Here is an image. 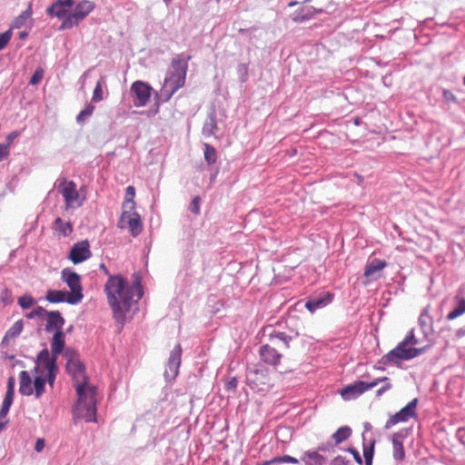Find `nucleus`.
Returning <instances> with one entry per match:
<instances>
[{
	"label": "nucleus",
	"mask_w": 465,
	"mask_h": 465,
	"mask_svg": "<svg viewBox=\"0 0 465 465\" xmlns=\"http://www.w3.org/2000/svg\"><path fill=\"white\" fill-rule=\"evenodd\" d=\"M182 358V347L180 344H176L171 351L168 360V370L165 371V376L167 378H175L178 374V370L181 364Z\"/></svg>",
	"instance_id": "obj_14"
},
{
	"label": "nucleus",
	"mask_w": 465,
	"mask_h": 465,
	"mask_svg": "<svg viewBox=\"0 0 465 465\" xmlns=\"http://www.w3.org/2000/svg\"><path fill=\"white\" fill-rule=\"evenodd\" d=\"M237 379L236 378H231L225 384V388L227 391L234 390L237 387Z\"/></svg>",
	"instance_id": "obj_50"
},
{
	"label": "nucleus",
	"mask_w": 465,
	"mask_h": 465,
	"mask_svg": "<svg viewBox=\"0 0 465 465\" xmlns=\"http://www.w3.org/2000/svg\"><path fill=\"white\" fill-rule=\"evenodd\" d=\"M66 370L77 393V401L73 411L74 420L96 421L95 387L88 383L84 364L79 359L71 358L66 363Z\"/></svg>",
	"instance_id": "obj_1"
},
{
	"label": "nucleus",
	"mask_w": 465,
	"mask_h": 465,
	"mask_svg": "<svg viewBox=\"0 0 465 465\" xmlns=\"http://www.w3.org/2000/svg\"><path fill=\"white\" fill-rule=\"evenodd\" d=\"M19 135H20V133L18 131H14V132L10 133L5 138V144L7 145V147H10V145L12 144L14 140L16 139Z\"/></svg>",
	"instance_id": "obj_48"
},
{
	"label": "nucleus",
	"mask_w": 465,
	"mask_h": 465,
	"mask_svg": "<svg viewBox=\"0 0 465 465\" xmlns=\"http://www.w3.org/2000/svg\"><path fill=\"white\" fill-rule=\"evenodd\" d=\"M61 279L70 289L67 303L76 304L80 302L84 297L80 275L71 269L65 268L61 272Z\"/></svg>",
	"instance_id": "obj_5"
},
{
	"label": "nucleus",
	"mask_w": 465,
	"mask_h": 465,
	"mask_svg": "<svg viewBox=\"0 0 465 465\" xmlns=\"http://www.w3.org/2000/svg\"><path fill=\"white\" fill-rule=\"evenodd\" d=\"M64 331H55L52 340H51V359H55L57 361L58 355H60L64 348Z\"/></svg>",
	"instance_id": "obj_20"
},
{
	"label": "nucleus",
	"mask_w": 465,
	"mask_h": 465,
	"mask_svg": "<svg viewBox=\"0 0 465 465\" xmlns=\"http://www.w3.org/2000/svg\"><path fill=\"white\" fill-rule=\"evenodd\" d=\"M46 380L43 376H36L34 381V387L35 391V397L40 398L45 391V384Z\"/></svg>",
	"instance_id": "obj_36"
},
{
	"label": "nucleus",
	"mask_w": 465,
	"mask_h": 465,
	"mask_svg": "<svg viewBox=\"0 0 465 465\" xmlns=\"http://www.w3.org/2000/svg\"><path fill=\"white\" fill-rule=\"evenodd\" d=\"M47 320L45 325V331L47 332L51 331H63V326L64 324V319L62 317L61 313L58 311L47 312Z\"/></svg>",
	"instance_id": "obj_19"
},
{
	"label": "nucleus",
	"mask_w": 465,
	"mask_h": 465,
	"mask_svg": "<svg viewBox=\"0 0 465 465\" xmlns=\"http://www.w3.org/2000/svg\"><path fill=\"white\" fill-rule=\"evenodd\" d=\"M45 299L51 303L67 302L68 292L59 290H49L46 292Z\"/></svg>",
	"instance_id": "obj_24"
},
{
	"label": "nucleus",
	"mask_w": 465,
	"mask_h": 465,
	"mask_svg": "<svg viewBox=\"0 0 465 465\" xmlns=\"http://www.w3.org/2000/svg\"><path fill=\"white\" fill-rule=\"evenodd\" d=\"M26 36H27V33H25V32H22L20 34V38H25Z\"/></svg>",
	"instance_id": "obj_56"
},
{
	"label": "nucleus",
	"mask_w": 465,
	"mask_h": 465,
	"mask_svg": "<svg viewBox=\"0 0 465 465\" xmlns=\"http://www.w3.org/2000/svg\"><path fill=\"white\" fill-rule=\"evenodd\" d=\"M333 299V294L326 292L323 293H321L317 298L315 299H310L305 303V308L310 311L312 313H313L318 309L323 308L326 305L330 304Z\"/></svg>",
	"instance_id": "obj_17"
},
{
	"label": "nucleus",
	"mask_w": 465,
	"mask_h": 465,
	"mask_svg": "<svg viewBox=\"0 0 465 465\" xmlns=\"http://www.w3.org/2000/svg\"><path fill=\"white\" fill-rule=\"evenodd\" d=\"M216 2H217V3H219V2H220V0H216Z\"/></svg>",
	"instance_id": "obj_63"
},
{
	"label": "nucleus",
	"mask_w": 465,
	"mask_h": 465,
	"mask_svg": "<svg viewBox=\"0 0 465 465\" xmlns=\"http://www.w3.org/2000/svg\"><path fill=\"white\" fill-rule=\"evenodd\" d=\"M371 382L375 383L374 387L377 386L379 383H382L381 387L379 388L376 391L377 397H381L386 391H390L392 388V383H391V380L386 376L376 378L373 381H371Z\"/></svg>",
	"instance_id": "obj_27"
},
{
	"label": "nucleus",
	"mask_w": 465,
	"mask_h": 465,
	"mask_svg": "<svg viewBox=\"0 0 465 465\" xmlns=\"http://www.w3.org/2000/svg\"><path fill=\"white\" fill-rule=\"evenodd\" d=\"M101 268H102V270H104L106 273H108L107 269H106V267L104 266V264H101Z\"/></svg>",
	"instance_id": "obj_58"
},
{
	"label": "nucleus",
	"mask_w": 465,
	"mask_h": 465,
	"mask_svg": "<svg viewBox=\"0 0 465 465\" xmlns=\"http://www.w3.org/2000/svg\"><path fill=\"white\" fill-rule=\"evenodd\" d=\"M46 312H47L43 307L38 306L37 308H35L32 312H28L25 315V317L28 318V319H34L35 317H41L44 314H46Z\"/></svg>",
	"instance_id": "obj_46"
},
{
	"label": "nucleus",
	"mask_w": 465,
	"mask_h": 465,
	"mask_svg": "<svg viewBox=\"0 0 465 465\" xmlns=\"http://www.w3.org/2000/svg\"><path fill=\"white\" fill-rule=\"evenodd\" d=\"M311 0H305V2H310Z\"/></svg>",
	"instance_id": "obj_62"
},
{
	"label": "nucleus",
	"mask_w": 465,
	"mask_h": 465,
	"mask_svg": "<svg viewBox=\"0 0 465 465\" xmlns=\"http://www.w3.org/2000/svg\"><path fill=\"white\" fill-rule=\"evenodd\" d=\"M404 340H408V344L410 347H414V348H421L422 347V346H420L419 340L416 339L413 330H411L409 332V334L404 338Z\"/></svg>",
	"instance_id": "obj_42"
},
{
	"label": "nucleus",
	"mask_w": 465,
	"mask_h": 465,
	"mask_svg": "<svg viewBox=\"0 0 465 465\" xmlns=\"http://www.w3.org/2000/svg\"><path fill=\"white\" fill-rule=\"evenodd\" d=\"M302 460L305 461L306 465H322L324 457L316 451H307L304 453Z\"/></svg>",
	"instance_id": "obj_28"
},
{
	"label": "nucleus",
	"mask_w": 465,
	"mask_h": 465,
	"mask_svg": "<svg viewBox=\"0 0 465 465\" xmlns=\"http://www.w3.org/2000/svg\"><path fill=\"white\" fill-rule=\"evenodd\" d=\"M131 94L134 95V104L137 107L145 106L152 95V86L143 81H135L131 85Z\"/></svg>",
	"instance_id": "obj_9"
},
{
	"label": "nucleus",
	"mask_w": 465,
	"mask_h": 465,
	"mask_svg": "<svg viewBox=\"0 0 465 465\" xmlns=\"http://www.w3.org/2000/svg\"><path fill=\"white\" fill-rule=\"evenodd\" d=\"M95 8L93 1L83 0L74 7L73 13L64 17L61 24L60 29H70L78 25Z\"/></svg>",
	"instance_id": "obj_6"
},
{
	"label": "nucleus",
	"mask_w": 465,
	"mask_h": 465,
	"mask_svg": "<svg viewBox=\"0 0 465 465\" xmlns=\"http://www.w3.org/2000/svg\"><path fill=\"white\" fill-rule=\"evenodd\" d=\"M463 313H465V299L460 298L458 301V305L451 312H450L448 313L447 320L452 321V320L460 317Z\"/></svg>",
	"instance_id": "obj_32"
},
{
	"label": "nucleus",
	"mask_w": 465,
	"mask_h": 465,
	"mask_svg": "<svg viewBox=\"0 0 465 465\" xmlns=\"http://www.w3.org/2000/svg\"><path fill=\"white\" fill-rule=\"evenodd\" d=\"M104 291L114 318L122 327L125 321V313L131 308L134 289L128 285L124 277L110 275L104 285Z\"/></svg>",
	"instance_id": "obj_2"
},
{
	"label": "nucleus",
	"mask_w": 465,
	"mask_h": 465,
	"mask_svg": "<svg viewBox=\"0 0 465 465\" xmlns=\"http://www.w3.org/2000/svg\"><path fill=\"white\" fill-rule=\"evenodd\" d=\"M54 228L63 236L70 234L73 231V226L70 222H64L61 218H56L54 223Z\"/></svg>",
	"instance_id": "obj_29"
},
{
	"label": "nucleus",
	"mask_w": 465,
	"mask_h": 465,
	"mask_svg": "<svg viewBox=\"0 0 465 465\" xmlns=\"http://www.w3.org/2000/svg\"><path fill=\"white\" fill-rule=\"evenodd\" d=\"M23 329H24L23 321H21V320L16 321L11 326V328L5 332L4 339H3V342H6V341L17 337L22 332Z\"/></svg>",
	"instance_id": "obj_26"
},
{
	"label": "nucleus",
	"mask_w": 465,
	"mask_h": 465,
	"mask_svg": "<svg viewBox=\"0 0 465 465\" xmlns=\"http://www.w3.org/2000/svg\"><path fill=\"white\" fill-rule=\"evenodd\" d=\"M348 450H349V452H351L352 454L355 461L358 464H361L362 463L361 457L360 453L355 449L350 448V449H348Z\"/></svg>",
	"instance_id": "obj_53"
},
{
	"label": "nucleus",
	"mask_w": 465,
	"mask_h": 465,
	"mask_svg": "<svg viewBox=\"0 0 465 465\" xmlns=\"http://www.w3.org/2000/svg\"><path fill=\"white\" fill-rule=\"evenodd\" d=\"M15 378L9 377L7 380V390L5 395V399L2 404V408L0 410V419H5L10 410V407L14 401L15 395Z\"/></svg>",
	"instance_id": "obj_18"
},
{
	"label": "nucleus",
	"mask_w": 465,
	"mask_h": 465,
	"mask_svg": "<svg viewBox=\"0 0 465 465\" xmlns=\"http://www.w3.org/2000/svg\"><path fill=\"white\" fill-rule=\"evenodd\" d=\"M204 160L210 165L215 163L217 161L216 150L209 143H204Z\"/></svg>",
	"instance_id": "obj_33"
},
{
	"label": "nucleus",
	"mask_w": 465,
	"mask_h": 465,
	"mask_svg": "<svg viewBox=\"0 0 465 465\" xmlns=\"http://www.w3.org/2000/svg\"><path fill=\"white\" fill-rule=\"evenodd\" d=\"M9 155V147L5 143H0V162L6 159Z\"/></svg>",
	"instance_id": "obj_49"
},
{
	"label": "nucleus",
	"mask_w": 465,
	"mask_h": 465,
	"mask_svg": "<svg viewBox=\"0 0 465 465\" xmlns=\"http://www.w3.org/2000/svg\"><path fill=\"white\" fill-rule=\"evenodd\" d=\"M12 36L11 31H6L0 34V51L3 50L9 43Z\"/></svg>",
	"instance_id": "obj_44"
},
{
	"label": "nucleus",
	"mask_w": 465,
	"mask_h": 465,
	"mask_svg": "<svg viewBox=\"0 0 465 465\" xmlns=\"http://www.w3.org/2000/svg\"><path fill=\"white\" fill-rule=\"evenodd\" d=\"M429 345H424L421 348L410 347L408 340L401 341L394 349L382 356L381 362L387 364L399 363L401 361H409L414 359L427 351Z\"/></svg>",
	"instance_id": "obj_4"
},
{
	"label": "nucleus",
	"mask_w": 465,
	"mask_h": 465,
	"mask_svg": "<svg viewBox=\"0 0 465 465\" xmlns=\"http://www.w3.org/2000/svg\"><path fill=\"white\" fill-rule=\"evenodd\" d=\"M417 404L418 399L415 398L412 401H411L401 411L391 415L385 423V429L388 430L392 426L396 425L397 423L404 422L410 420L411 418H414L416 416Z\"/></svg>",
	"instance_id": "obj_11"
},
{
	"label": "nucleus",
	"mask_w": 465,
	"mask_h": 465,
	"mask_svg": "<svg viewBox=\"0 0 465 465\" xmlns=\"http://www.w3.org/2000/svg\"><path fill=\"white\" fill-rule=\"evenodd\" d=\"M59 191L64 199L67 208L72 207L79 198V193L76 190V184L73 181L67 182L64 180L59 185Z\"/></svg>",
	"instance_id": "obj_13"
},
{
	"label": "nucleus",
	"mask_w": 465,
	"mask_h": 465,
	"mask_svg": "<svg viewBox=\"0 0 465 465\" xmlns=\"http://www.w3.org/2000/svg\"><path fill=\"white\" fill-rule=\"evenodd\" d=\"M351 435V429L348 426L339 428L333 434L332 439L336 444L346 440Z\"/></svg>",
	"instance_id": "obj_30"
},
{
	"label": "nucleus",
	"mask_w": 465,
	"mask_h": 465,
	"mask_svg": "<svg viewBox=\"0 0 465 465\" xmlns=\"http://www.w3.org/2000/svg\"><path fill=\"white\" fill-rule=\"evenodd\" d=\"M118 227L121 229L127 227L131 234L136 237L143 231V223L140 215L134 210H122Z\"/></svg>",
	"instance_id": "obj_8"
},
{
	"label": "nucleus",
	"mask_w": 465,
	"mask_h": 465,
	"mask_svg": "<svg viewBox=\"0 0 465 465\" xmlns=\"http://www.w3.org/2000/svg\"><path fill=\"white\" fill-rule=\"evenodd\" d=\"M19 392L25 396H30L34 392L32 379L26 371H22L19 373Z\"/></svg>",
	"instance_id": "obj_22"
},
{
	"label": "nucleus",
	"mask_w": 465,
	"mask_h": 465,
	"mask_svg": "<svg viewBox=\"0 0 465 465\" xmlns=\"http://www.w3.org/2000/svg\"><path fill=\"white\" fill-rule=\"evenodd\" d=\"M363 456L365 459V464L371 465L373 458V444L370 448H364Z\"/></svg>",
	"instance_id": "obj_45"
},
{
	"label": "nucleus",
	"mask_w": 465,
	"mask_h": 465,
	"mask_svg": "<svg viewBox=\"0 0 465 465\" xmlns=\"http://www.w3.org/2000/svg\"><path fill=\"white\" fill-rule=\"evenodd\" d=\"M42 370L46 371V376L45 377L46 381L49 383L51 387H53L56 373L58 371V368L56 365L55 359H51L50 351L47 349H43L39 351L37 355L36 365L35 367V371L38 373Z\"/></svg>",
	"instance_id": "obj_7"
},
{
	"label": "nucleus",
	"mask_w": 465,
	"mask_h": 465,
	"mask_svg": "<svg viewBox=\"0 0 465 465\" xmlns=\"http://www.w3.org/2000/svg\"><path fill=\"white\" fill-rule=\"evenodd\" d=\"M35 303L34 298L30 294H25L18 299V304L23 309H28Z\"/></svg>",
	"instance_id": "obj_41"
},
{
	"label": "nucleus",
	"mask_w": 465,
	"mask_h": 465,
	"mask_svg": "<svg viewBox=\"0 0 465 465\" xmlns=\"http://www.w3.org/2000/svg\"><path fill=\"white\" fill-rule=\"evenodd\" d=\"M261 359L267 364L276 366L280 363L282 357V353L276 348L270 344L262 345L260 348Z\"/></svg>",
	"instance_id": "obj_15"
},
{
	"label": "nucleus",
	"mask_w": 465,
	"mask_h": 465,
	"mask_svg": "<svg viewBox=\"0 0 465 465\" xmlns=\"http://www.w3.org/2000/svg\"><path fill=\"white\" fill-rule=\"evenodd\" d=\"M200 204H201V198L199 196H195L191 203V206H190L191 212L193 213L194 214H199L200 213Z\"/></svg>",
	"instance_id": "obj_47"
},
{
	"label": "nucleus",
	"mask_w": 465,
	"mask_h": 465,
	"mask_svg": "<svg viewBox=\"0 0 465 465\" xmlns=\"http://www.w3.org/2000/svg\"><path fill=\"white\" fill-rule=\"evenodd\" d=\"M296 4H297V2H291V3L289 4V6H293V5H295Z\"/></svg>",
	"instance_id": "obj_59"
},
{
	"label": "nucleus",
	"mask_w": 465,
	"mask_h": 465,
	"mask_svg": "<svg viewBox=\"0 0 465 465\" xmlns=\"http://www.w3.org/2000/svg\"><path fill=\"white\" fill-rule=\"evenodd\" d=\"M103 82L104 78H101L95 84L94 89L92 100L94 103H98L104 99L103 96Z\"/></svg>",
	"instance_id": "obj_39"
},
{
	"label": "nucleus",
	"mask_w": 465,
	"mask_h": 465,
	"mask_svg": "<svg viewBox=\"0 0 465 465\" xmlns=\"http://www.w3.org/2000/svg\"><path fill=\"white\" fill-rule=\"evenodd\" d=\"M45 446V440L42 439V438H38L36 440V442H35V450L37 452H41L44 450Z\"/></svg>",
	"instance_id": "obj_51"
},
{
	"label": "nucleus",
	"mask_w": 465,
	"mask_h": 465,
	"mask_svg": "<svg viewBox=\"0 0 465 465\" xmlns=\"http://www.w3.org/2000/svg\"><path fill=\"white\" fill-rule=\"evenodd\" d=\"M43 77L44 70L42 68H37L30 79V84L35 85L39 84L42 81Z\"/></svg>",
	"instance_id": "obj_43"
},
{
	"label": "nucleus",
	"mask_w": 465,
	"mask_h": 465,
	"mask_svg": "<svg viewBox=\"0 0 465 465\" xmlns=\"http://www.w3.org/2000/svg\"><path fill=\"white\" fill-rule=\"evenodd\" d=\"M313 16V13L311 10L304 12L303 9L295 13L292 16V21L295 23H302L310 20Z\"/></svg>",
	"instance_id": "obj_37"
},
{
	"label": "nucleus",
	"mask_w": 465,
	"mask_h": 465,
	"mask_svg": "<svg viewBox=\"0 0 465 465\" xmlns=\"http://www.w3.org/2000/svg\"><path fill=\"white\" fill-rule=\"evenodd\" d=\"M32 14V6L29 5L27 9L15 18L14 24L15 27L19 28L25 25L26 21L31 17Z\"/></svg>",
	"instance_id": "obj_35"
},
{
	"label": "nucleus",
	"mask_w": 465,
	"mask_h": 465,
	"mask_svg": "<svg viewBox=\"0 0 465 465\" xmlns=\"http://www.w3.org/2000/svg\"><path fill=\"white\" fill-rule=\"evenodd\" d=\"M191 58V55L184 57L183 54H180L172 59L171 69L168 72L163 84V91L167 93V99H170L185 84L188 62Z\"/></svg>",
	"instance_id": "obj_3"
},
{
	"label": "nucleus",
	"mask_w": 465,
	"mask_h": 465,
	"mask_svg": "<svg viewBox=\"0 0 465 465\" xmlns=\"http://www.w3.org/2000/svg\"><path fill=\"white\" fill-rule=\"evenodd\" d=\"M138 289H139V290H138L137 298H138V299H141V297H142L143 293H142L141 286H140V285H138Z\"/></svg>",
	"instance_id": "obj_55"
},
{
	"label": "nucleus",
	"mask_w": 465,
	"mask_h": 465,
	"mask_svg": "<svg viewBox=\"0 0 465 465\" xmlns=\"http://www.w3.org/2000/svg\"><path fill=\"white\" fill-rule=\"evenodd\" d=\"M6 422H7V421H5V422H4V421H1V422H0V430H1L5 426Z\"/></svg>",
	"instance_id": "obj_57"
},
{
	"label": "nucleus",
	"mask_w": 465,
	"mask_h": 465,
	"mask_svg": "<svg viewBox=\"0 0 465 465\" xmlns=\"http://www.w3.org/2000/svg\"><path fill=\"white\" fill-rule=\"evenodd\" d=\"M392 449H393V458L397 460H402L405 458V452L403 448V442L401 440V436L398 433L393 434L392 436Z\"/></svg>",
	"instance_id": "obj_23"
},
{
	"label": "nucleus",
	"mask_w": 465,
	"mask_h": 465,
	"mask_svg": "<svg viewBox=\"0 0 465 465\" xmlns=\"http://www.w3.org/2000/svg\"><path fill=\"white\" fill-rule=\"evenodd\" d=\"M374 382H366L362 381H356L343 387L340 391V395L344 401H351L359 398L364 392L374 388Z\"/></svg>",
	"instance_id": "obj_10"
},
{
	"label": "nucleus",
	"mask_w": 465,
	"mask_h": 465,
	"mask_svg": "<svg viewBox=\"0 0 465 465\" xmlns=\"http://www.w3.org/2000/svg\"><path fill=\"white\" fill-rule=\"evenodd\" d=\"M163 2L168 5L172 2V0H163Z\"/></svg>",
	"instance_id": "obj_60"
},
{
	"label": "nucleus",
	"mask_w": 465,
	"mask_h": 465,
	"mask_svg": "<svg viewBox=\"0 0 465 465\" xmlns=\"http://www.w3.org/2000/svg\"><path fill=\"white\" fill-rule=\"evenodd\" d=\"M331 465H348V461L345 458L338 456L331 460Z\"/></svg>",
	"instance_id": "obj_52"
},
{
	"label": "nucleus",
	"mask_w": 465,
	"mask_h": 465,
	"mask_svg": "<svg viewBox=\"0 0 465 465\" xmlns=\"http://www.w3.org/2000/svg\"><path fill=\"white\" fill-rule=\"evenodd\" d=\"M94 106L93 104H88L84 110H82L77 117L76 120L78 123L84 122L87 117L91 116L94 113Z\"/></svg>",
	"instance_id": "obj_40"
},
{
	"label": "nucleus",
	"mask_w": 465,
	"mask_h": 465,
	"mask_svg": "<svg viewBox=\"0 0 465 465\" xmlns=\"http://www.w3.org/2000/svg\"><path fill=\"white\" fill-rule=\"evenodd\" d=\"M419 322L422 327H431L433 323L432 316L430 313V307H425L420 315Z\"/></svg>",
	"instance_id": "obj_34"
},
{
	"label": "nucleus",
	"mask_w": 465,
	"mask_h": 465,
	"mask_svg": "<svg viewBox=\"0 0 465 465\" xmlns=\"http://www.w3.org/2000/svg\"><path fill=\"white\" fill-rule=\"evenodd\" d=\"M92 255L88 241L74 243L70 251L69 259L73 263L78 264L89 259Z\"/></svg>",
	"instance_id": "obj_12"
},
{
	"label": "nucleus",
	"mask_w": 465,
	"mask_h": 465,
	"mask_svg": "<svg viewBox=\"0 0 465 465\" xmlns=\"http://www.w3.org/2000/svg\"><path fill=\"white\" fill-rule=\"evenodd\" d=\"M135 189L134 186L129 185L125 190V199L122 205V210H134L135 209Z\"/></svg>",
	"instance_id": "obj_25"
},
{
	"label": "nucleus",
	"mask_w": 465,
	"mask_h": 465,
	"mask_svg": "<svg viewBox=\"0 0 465 465\" xmlns=\"http://www.w3.org/2000/svg\"><path fill=\"white\" fill-rule=\"evenodd\" d=\"M387 263L385 261H381L379 259H373L370 262H368L365 266L364 276L371 280L377 279V273L381 272L385 267Z\"/></svg>",
	"instance_id": "obj_21"
},
{
	"label": "nucleus",
	"mask_w": 465,
	"mask_h": 465,
	"mask_svg": "<svg viewBox=\"0 0 465 465\" xmlns=\"http://www.w3.org/2000/svg\"><path fill=\"white\" fill-rule=\"evenodd\" d=\"M463 83H464V84H465V77L463 78Z\"/></svg>",
	"instance_id": "obj_61"
},
{
	"label": "nucleus",
	"mask_w": 465,
	"mask_h": 465,
	"mask_svg": "<svg viewBox=\"0 0 465 465\" xmlns=\"http://www.w3.org/2000/svg\"><path fill=\"white\" fill-rule=\"evenodd\" d=\"M443 96L448 101H450V100H453L454 101L455 100L454 95L450 91H447V90H445L443 92Z\"/></svg>",
	"instance_id": "obj_54"
},
{
	"label": "nucleus",
	"mask_w": 465,
	"mask_h": 465,
	"mask_svg": "<svg viewBox=\"0 0 465 465\" xmlns=\"http://www.w3.org/2000/svg\"><path fill=\"white\" fill-rule=\"evenodd\" d=\"M74 0H56L47 8L46 12L51 16L63 18L65 16L69 9L74 5Z\"/></svg>",
	"instance_id": "obj_16"
},
{
	"label": "nucleus",
	"mask_w": 465,
	"mask_h": 465,
	"mask_svg": "<svg viewBox=\"0 0 465 465\" xmlns=\"http://www.w3.org/2000/svg\"><path fill=\"white\" fill-rule=\"evenodd\" d=\"M291 337L285 334L284 332H278L274 335H272L271 341L274 345L279 346L282 349L289 348V341Z\"/></svg>",
	"instance_id": "obj_31"
},
{
	"label": "nucleus",
	"mask_w": 465,
	"mask_h": 465,
	"mask_svg": "<svg viewBox=\"0 0 465 465\" xmlns=\"http://www.w3.org/2000/svg\"><path fill=\"white\" fill-rule=\"evenodd\" d=\"M272 463H293L297 464L299 463V460L296 458H293L289 455H284L282 457H276L269 461H266L264 465H269Z\"/></svg>",
	"instance_id": "obj_38"
}]
</instances>
